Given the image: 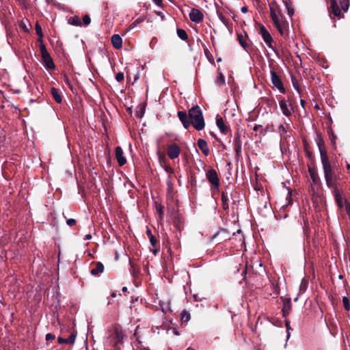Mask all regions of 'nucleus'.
<instances>
[{"label":"nucleus","mask_w":350,"mask_h":350,"mask_svg":"<svg viewBox=\"0 0 350 350\" xmlns=\"http://www.w3.org/2000/svg\"><path fill=\"white\" fill-rule=\"evenodd\" d=\"M178 117L185 129H187L192 125L197 131L202 130L205 126V122L202 111L198 105H195L186 111H178Z\"/></svg>","instance_id":"obj_1"},{"label":"nucleus","mask_w":350,"mask_h":350,"mask_svg":"<svg viewBox=\"0 0 350 350\" xmlns=\"http://www.w3.org/2000/svg\"><path fill=\"white\" fill-rule=\"evenodd\" d=\"M270 16L280 34L286 38L288 36V23L281 13L275 1L269 3Z\"/></svg>","instance_id":"obj_2"},{"label":"nucleus","mask_w":350,"mask_h":350,"mask_svg":"<svg viewBox=\"0 0 350 350\" xmlns=\"http://www.w3.org/2000/svg\"><path fill=\"white\" fill-rule=\"evenodd\" d=\"M321 161L323 166L324 178L327 187L332 189L338 187V180L339 177L336 174L334 167L332 165L329 157L321 159Z\"/></svg>","instance_id":"obj_3"},{"label":"nucleus","mask_w":350,"mask_h":350,"mask_svg":"<svg viewBox=\"0 0 350 350\" xmlns=\"http://www.w3.org/2000/svg\"><path fill=\"white\" fill-rule=\"evenodd\" d=\"M340 6L338 5L337 0H330V7L329 12L332 13L335 16H340L341 14V10L344 12H347L349 7V0H338Z\"/></svg>","instance_id":"obj_4"},{"label":"nucleus","mask_w":350,"mask_h":350,"mask_svg":"<svg viewBox=\"0 0 350 350\" xmlns=\"http://www.w3.org/2000/svg\"><path fill=\"white\" fill-rule=\"evenodd\" d=\"M40 51L42 60V63L45 68L48 70L55 69V65L53 62V60L47 51L45 45L42 42L40 45Z\"/></svg>","instance_id":"obj_5"},{"label":"nucleus","mask_w":350,"mask_h":350,"mask_svg":"<svg viewBox=\"0 0 350 350\" xmlns=\"http://www.w3.org/2000/svg\"><path fill=\"white\" fill-rule=\"evenodd\" d=\"M259 33L261 35L264 42L267 44L268 47L271 49L275 52V53L278 55V50L273 46L274 41L272 36L265 28V27L262 25H259Z\"/></svg>","instance_id":"obj_6"},{"label":"nucleus","mask_w":350,"mask_h":350,"mask_svg":"<svg viewBox=\"0 0 350 350\" xmlns=\"http://www.w3.org/2000/svg\"><path fill=\"white\" fill-rule=\"evenodd\" d=\"M206 176L208 181L212 185L213 187L218 190L220 185V181L216 170L213 168L209 169L206 173Z\"/></svg>","instance_id":"obj_7"},{"label":"nucleus","mask_w":350,"mask_h":350,"mask_svg":"<svg viewBox=\"0 0 350 350\" xmlns=\"http://www.w3.org/2000/svg\"><path fill=\"white\" fill-rule=\"evenodd\" d=\"M270 74L273 85L280 91V93L284 94L285 92V88L280 77L274 70H271Z\"/></svg>","instance_id":"obj_8"},{"label":"nucleus","mask_w":350,"mask_h":350,"mask_svg":"<svg viewBox=\"0 0 350 350\" xmlns=\"http://www.w3.org/2000/svg\"><path fill=\"white\" fill-rule=\"evenodd\" d=\"M180 154V148L176 143L168 145L167 148V154L170 159H175L179 157Z\"/></svg>","instance_id":"obj_9"},{"label":"nucleus","mask_w":350,"mask_h":350,"mask_svg":"<svg viewBox=\"0 0 350 350\" xmlns=\"http://www.w3.org/2000/svg\"><path fill=\"white\" fill-rule=\"evenodd\" d=\"M109 336L113 338L115 340L113 345H117L122 343L124 334L121 328L116 325Z\"/></svg>","instance_id":"obj_10"},{"label":"nucleus","mask_w":350,"mask_h":350,"mask_svg":"<svg viewBox=\"0 0 350 350\" xmlns=\"http://www.w3.org/2000/svg\"><path fill=\"white\" fill-rule=\"evenodd\" d=\"M315 140L319 150L321 159L328 157L325 142L321 133H317Z\"/></svg>","instance_id":"obj_11"},{"label":"nucleus","mask_w":350,"mask_h":350,"mask_svg":"<svg viewBox=\"0 0 350 350\" xmlns=\"http://www.w3.org/2000/svg\"><path fill=\"white\" fill-rule=\"evenodd\" d=\"M279 104L283 114L287 117L291 116L293 111V108L291 106V104L288 105L284 98L280 100Z\"/></svg>","instance_id":"obj_12"},{"label":"nucleus","mask_w":350,"mask_h":350,"mask_svg":"<svg viewBox=\"0 0 350 350\" xmlns=\"http://www.w3.org/2000/svg\"><path fill=\"white\" fill-rule=\"evenodd\" d=\"M280 299L283 302V307L282 309V316L283 317H286L289 315L291 309H292V304L291 298H286L281 297Z\"/></svg>","instance_id":"obj_13"},{"label":"nucleus","mask_w":350,"mask_h":350,"mask_svg":"<svg viewBox=\"0 0 350 350\" xmlns=\"http://www.w3.org/2000/svg\"><path fill=\"white\" fill-rule=\"evenodd\" d=\"M189 18L191 21L199 23L203 21L204 15L198 9L193 8L189 13Z\"/></svg>","instance_id":"obj_14"},{"label":"nucleus","mask_w":350,"mask_h":350,"mask_svg":"<svg viewBox=\"0 0 350 350\" xmlns=\"http://www.w3.org/2000/svg\"><path fill=\"white\" fill-rule=\"evenodd\" d=\"M308 172L310 174L312 183L315 185H320L321 184V178L319 176L317 170L314 167L308 166Z\"/></svg>","instance_id":"obj_15"},{"label":"nucleus","mask_w":350,"mask_h":350,"mask_svg":"<svg viewBox=\"0 0 350 350\" xmlns=\"http://www.w3.org/2000/svg\"><path fill=\"white\" fill-rule=\"evenodd\" d=\"M115 156L120 166H123L126 163V159L124 156L123 150L120 146H117L115 149Z\"/></svg>","instance_id":"obj_16"},{"label":"nucleus","mask_w":350,"mask_h":350,"mask_svg":"<svg viewBox=\"0 0 350 350\" xmlns=\"http://www.w3.org/2000/svg\"><path fill=\"white\" fill-rule=\"evenodd\" d=\"M216 124L222 133L226 134L230 131V127L226 125L223 118L219 115L216 116Z\"/></svg>","instance_id":"obj_17"},{"label":"nucleus","mask_w":350,"mask_h":350,"mask_svg":"<svg viewBox=\"0 0 350 350\" xmlns=\"http://www.w3.org/2000/svg\"><path fill=\"white\" fill-rule=\"evenodd\" d=\"M332 193L337 206L339 208H342L345 206V202H343L342 197L338 187L333 189Z\"/></svg>","instance_id":"obj_18"},{"label":"nucleus","mask_w":350,"mask_h":350,"mask_svg":"<svg viewBox=\"0 0 350 350\" xmlns=\"http://www.w3.org/2000/svg\"><path fill=\"white\" fill-rule=\"evenodd\" d=\"M198 146L205 156H208L210 153V150L208 146L207 142L203 139H199L197 142Z\"/></svg>","instance_id":"obj_19"},{"label":"nucleus","mask_w":350,"mask_h":350,"mask_svg":"<svg viewBox=\"0 0 350 350\" xmlns=\"http://www.w3.org/2000/svg\"><path fill=\"white\" fill-rule=\"evenodd\" d=\"M93 264L94 265L95 267L90 271L92 275L97 276L100 273L103 272L105 267L102 262H93Z\"/></svg>","instance_id":"obj_20"},{"label":"nucleus","mask_w":350,"mask_h":350,"mask_svg":"<svg viewBox=\"0 0 350 350\" xmlns=\"http://www.w3.org/2000/svg\"><path fill=\"white\" fill-rule=\"evenodd\" d=\"M113 46L116 49H120L122 46V38L118 34H114L111 38Z\"/></svg>","instance_id":"obj_21"},{"label":"nucleus","mask_w":350,"mask_h":350,"mask_svg":"<svg viewBox=\"0 0 350 350\" xmlns=\"http://www.w3.org/2000/svg\"><path fill=\"white\" fill-rule=\"evenodd\" d=\"M51 94L53 98V99L55 100V101L59 104L62 103V94L60 92V91L56 88H51Z\"/></svg>","instance_id":"obj_22"},{"label":"nucleus","mask_w":350,"mask_h":350,"mask_svg":"<svg viewBox=\"0 0 350 350\" xmlns=\"http://www.w3.org/2000/svg\"><path fill=\"white\" fill-rule=\"evenodd\" d=\"M173 224L177 230L180 231L183 224V219L178 213H176L172 218Z\"/></svg>","instance_id":"obj_23"},{"label":"nucleus","mask_w":350,"mask_h":350,"mask_svg":"<svg viewBox=\"0 0 350 350\" xmlns=\"http://www.w3.org/2000/svg\"><path fill=\"white\" fill-rule=\"evenodd\" d=\"M221 206H222L223 209L226 211H228V209H229V205H228L229 198H228L227 192L223 191L221 193Z\"/></svg>","instance_id":"obj_24"},{"label":"nucleus","mask_w":350,"mask_h":350,"mask_svg":"<svg viewBox=\"0 0 350 350\" xmlns=\"http://www.w3.org/2000/svg\"><path fill=\"white\" fill-rule=\"evenodd\" d=\"M145 104H139L135 109V116L138 118H142L145 113Z\"/></svg>","instance_id":"obj_25"},{"label":"nucleus","mask_w":350,"mask_h":350,"mask_svg":"<svg viewBox=\"0 0 350 350\" xmlns=\"http://www.w3.org/2000/svg\"><path fill=\"white\" fill-rule=\"evenodd\" d=\"M68 24L74 25V26H79V27H81L82 25L81 19L77 16H74L70 17L68 19Z\"/></svg>","instance_id":"obj_26"},{"label":"nucleus","mask_w":350,"mask_h":350,"mask_svg":"<svg viewBox=\"0 0 350 350\" xmlns=\"http://www.w3.org/2000/svg\"><path fill=\"white\" fill-rule=\"evenodd\" d=\"M327 133L329 135L332 146H335L337 137L335 135L331 126L327 127Z\"/></svg>","instance_id":"obj_27"},{"label":"nucleus","mask_w":350,"mask_h":350,"mask_svg":"<svg viewBox=\"0 0 350 350\" xmlns=\"http://www.w3.org/2000/svg\"><path fill=\"white\" fill-rule=\"evenodd\" d=\"M238 40L239 44L242 46L244 49H247L249 47V44L246 42L245 38L241 35H237Z\"/></svg>","instance_id":"obj_28"},{"label":"nucleus","mask_w":350,"mask_h":350,"mask_svg":"<svg viewBox=\"0 0 350 350\" xmlns=\"http://www.w3.org/2000/svg\"><path fill=\"white\" fill-rule=\"evenodd\" d=\"M177 35L182 40H187L188 35L185 30L183 29H177Z\"/></svg>","instance_id":"obj_29"},{"label":"nucleus","mask_w":350,"mask_h":350,"mask_svg":"<svg viewBox=\"0 0 350 350\" xmlns=\"http://www.w3.org/2000/svg\"><path fill=\"white\" fill-rule=\"evenodd\" d=\"M35 30L36 34L39 36V41L42 42L44 34L42 33V27L38 22L36 23Z\"/></svg>","instance_id":"obj_30"},{"label":"nucleus","mask_w":350,"mask_h":350,"mask_svg":"<svg viewBox=\"0 0 350 350\" xmlns=\"http://www.w3.org/2000/svg\"><path fill=\"white\" fill-rule=\"evenodd\" d=\"M157 155L159 163L161 166L163 165L165 163H167V159L165 154L163 152H161L160 150H158Z\"/></svg>","instance_id":"obj_31"},{"label":"nucleus","mask_w":350,"mask_h":350,"mask_svg":"<svg viewBox=\"0 0 350 350\" xmlns=\"http://www.w3.org/2000/svg\"><path fill=\"white\" fill-rule=\"evenodd\" d=\"M308 280H306L304 278L302 279L300 286H299V291L301 293L305 292L308 288Z\"/></svg>","instance_id":"obj_32"},{"label":"nucleus","mask_w":350,"mask_h":350,"mask_svg":"<svg viewBox=\"0 0 350 350\" xmlns=\"http://www.w3.org/2000/svg\"><path fill=\"white\" fill-rule=\"evenodd\" d=\"M218 17L219 20L227 27H229L230 23L229 21L222 14L221 12H217Z\"/></svg>","instance_id":"obj_33"},{"label":"nucleus","mask_w":350,"mask_h":350,"mask_svg":"<svg viewBox=\"0 0 350 350\" xmlns=\"http://www.w3.org/2000/svg\"><path fill=\"white\" fill-rule=\"evenodd\" d=\"M129 264L132 268V273H133V275L138 274L139 272V269H138L137 266L136 265V264L134 263L131 259H129Z\"/></svg>","instance_id":"obj_34"},{"label":"nucleus","mask_w":350,"mask_h":350,"mask_svg":"<svg viewBox=\"0 0 350 350\" xmlns=\"http://www.w3.org/2000/svg\"><path fill=\"white\" fill-rule=\"evenodd\" d=\"M342 303L344 305L345 310L347 311H349L350 310V303H349V299L347 297L344 296L342 297Z\"/></svg>","instance_id":"obj_35"},{"label":"nucleus","mask_w":350,"mask_h":350,"mask_svg":"<svg viewBox=\"0 0 350 350\" xmlns=\"http://www.w3.org/2000/svg\"><path fill=\"white\" fill-rule=\"evenodd\" d=\"M304 150H305V152H306V157L310 159L312 161H314V154L313 153L307 148L306 145L305 144V146H304Z\"/></svg>","instance_id":"obj_36"},{"label":"nucleus","mask_w":350,"mask_h":350,"mask_svg":"<svg viewBox=\"0 0 350 350\" xmlns=\"http://www.w3.org/2000/svg\"><path fill=\"white\" fill-rule=\"evenodd\" d=\"M76 336L77 333L75 332L71 333L69 337L66 338L67 344H73L75 341Z\"/></svg>","instance_id":"obj_37"},{"label":"nucleus","mask_w":350,"mask_h":350,"mask_svg":"<svg viewBox=\"0 0 350 350\" xmlns=\"http://www.w3.org/2000/svg\"><path fill=\"white\" fill-rule=\"evenodd\" d=\"M83 22L86 26L90 24L91 18L88 14H85L83 16Z\"/></svg>","instance_id":"obj_38"},{"label":"nucleus","mask_w":350,"mask_h":350,"mask_svg":"<svg viewBox=\"0 0 350 350\" xmlns=\"http://www.w3.org/2000/svg\"><path fill=\"white\" fill-rule=\"evenodd\" d=\"M345 209L349 217L350 218V203L347 200H345Z\"/></svg>","instance_id":"obj_39"},{"label":"nucleus","mask_w":350,"mask_h":350,"mask_svg":"<svg viewBox=\"0 0 350 350\" xmlns=\"http://www.w3.org/2000/svg\"><path fill=\"white\" fill-rule=\"evenodd\" d=\"M163 210H164V206L162 204H160L158 206H157V211L159 213L160 217H162L163 215V213H164Z\"/></svg>","instance_id":"obj_40"},{"label":"nucleus","mask_w":350,"mask_h":350,"mask_svg":"<svg viewBox=\"0 0 350 350\" xmlns=\"http://www.w3.org/2000/svg\"><path fill=\"white\" fill-rule=\"evenodd\" d=\"M286 7L287 9V14L290 16H293L294 14V9L291 8L287 2H286Z\"/></svg>","instance_id":"obj_41"},{"label":"nucleus","mask_w":350,"mask_h":350,"mask_svg":"<svg viewBox=\"0 0 350 350\" xmlns=\"http://www.w3.org/2000/svg\"><path fill=\"white\" fill-rule=\"evenodd\" d=\"M116 79L118 82H122L124 80V73L122 72L117 73L116 75Z\"/></svg>","instance_id":"obj_42"},{"label":"nucleus","mask_w":350,"mask_h":350,"mask_svg":"<svg viewBox=\"0 0 350 350\" xmlns=\"http://www.w3.org/2000/svg\"><path fill=\"white\" fill-rule=\"evenodd\" d=\"M149 240H150V245L152 247H156L157 242H158L157 238L154 236H151L150 238H149Z\"/></svg>","instance_id":"obj_43"},{"label":"nucleus","mask_w":350,"mask_h":350,"mask_svg":"<svg viewBox=\"0 0 350 350\" xmlns=\"http://www.w3.org/2000/svg\"><path fill=\"white\" fill-rule=\"evenodd\" d=\"M217 82L219 84H224L225 83V78L222 73H219V75L217 77Z\"/></svg>","instance_id":"obj_44"},{"label":"nucleus","mask_w":350,"mask_h":350,"mask_svg":"<svg viewBox=\"0 0 350 350\" xmlns=\"http://www.w3.org/2000/svg\"><path fill=\"white\" fill-rule=\"evenodd\" d=\"M234 151L237 155H239L241 152V144H234Z\"/></svg>","instance_id":"obj_45"},{"label":"nucleus","mask_w":350,"mask_h":350,"mask_svg":"<svg viewBox=\"0 0 350 350\" xmlns=\"http://www.w3.org/2000/svg\"><path fill=\"white\" fill-rule=\"evenodd\" d=\"M273 293L276 295H278L280 293V286L278 283L276 284H273Z\"/></svg>","instance_id":"obj_46"},{"label":"nucleus","mask_w":350,"mask_h":350,"mask_svg":"<svg viewBox=\"0 0 350 350\" xmlns=\"http://www.w3.org/2000/svg\"><path fill=\"white\" fill-rule=\"evenodd\" d=\"M19 5H21L23 8H28V4L27 3V1L26 0H16Z\"/></svg>","instance_id":"obj_47"},{"label":"nucleus","mask_w":350,"mask_h":350,"mask_svg":"<svg viewBox=\"0 0 350 350\" xmlns=\"http://www.w3.org/2000/svg\"><path fill=\"white\" fill-rule=\"evenodd\" d=\"M77 221L75 219H67L66 221V224L69 226H73L76 224Z\"/></svg>","instance_id":"obj_48"},{"label":"nucleus","mask_w":350,"mask_h":350,"mask_svg":"<svg viewBox=\"0 0 350 350\" xmlns=\"http://www.w3.org/2000/svg\"><path fill=\"white\" fill-rule=\"evenodd\" d=\"M182 319L183 320H185V321H187L190 319V315L189 313H185V312H183L182 313Z\"/></svg>","instance_id":"obj_49"},{"label":"nucleus","mask_w":350,"mask_h":350,"mask_svg":"<svg viewBox=\"0 0 350 350\" xmlns=\"http://www.w3.org/2000/svg\"><path fill=\"white\" fill-rule=\"evenodd\" d=\"M55 338V336L54 334H53L48 333L46 335V340L47 341L51 340H54Z\"/></svg>","instance_id":"obj_50"},{"label":"nucleus","mask_w":350,"mask_h":350,"mask_svg":"<svg viewBox=\"0 0 350 350\" xmlns=\"http://www.w3.org/2000/svg\"><path fill=\"white\" fill-rule=\"evenodd\" d=\"M164 170L165 171L168 173L170 172V170L171 169H172V167L168 165L167 163H165L163 165L161 166Z\"/></svg>","instance_id":"obj_51"},{"label":"nucleus","mask_w":350,"mask_h":350,"mask_svg":"<svg viewBox=\"0 0 350 350\" xmlns=\"http://www.w3.org/2000/svg\"><path fill=\"white\" fill-rule=\"evenodd\" d=\"M234 144H241V139H240V135H239V133H237V136L234 138Z\"/></svg>","instance_id":"obj_52"},{"label":"nucleus","mask_w":350,"mask_h":350,"mask_svg":"<svg viewBox=\"0 0 350 350\" xmlns=\"http://www.w3.org/2000/svg\"><path fill=\"white\" fill-rule=\"evenodd\" d=\"M285 325H286V330L288 332V338L289 336H290L289 329H291L290 321L288 320H285Z\"/></svg>","instance_id":"obj_53"},{"label":"nucleus","mask_w":350,"mask_h":350,"mask_svg":"<svg viewBox=\"0 0 350 350\" xmlns=\"http://www.w3.org/2000/svg\"><path fill=\"white\" fill-rule=\"evenodd\" d=\"M293 85L295 89L297 90L298 92H300V88L298 85V83L297 81H295L293 79H292Z\"/></svg>","instance_id":"obj_54"},{"label":"nucleus","mask_w":350,"mask_h":350,"mask_svg":"<svg viewBox=\"0 0 350 350\" xmlns=\"http://www.w3.org/2000/svg\"><path fill=\"white\" fill-rule=\"evenodd\" d=\"M57 342H58L59 344H64V343H66L67 344L66 338H62V337H58Z\"/></svg>","instance_id":"obj_55"},{"label":"nucleus","mask_w":350,"mask_h":350,"mask_svg":"<svg viewBox=\"0 0 350 350\" xmlns=\"http://www.w3.org/2000/svg\"><path fill=\"white\" fill-rule=\"evenodd\" d=\"M154 248L151 250V252L153 253L154 255H157L159 252V247H158L157 245L156 247H153Z\"/></svg>","instance_id":"obj_56"},{"label":"nucleus","mask_w":350,"mask_h":350,"mask_svg":"<svg viewBox=\"0 0 350 350\" xmlns=\"http://www.w3.org/2000/svg\"><path fill=\"white\" fill-rule=\"evenodd\" d=\"M152 1L158 6H163V0H152Z\"/></svg>","instance_id":"obj_57"},{"label":"nucleus","mask_w":350,"mask_h":350,"mask_svg":"<svg viewBox=\"0 0 350 350\" xmlns=\"http://www.w3.org/2000/svg\"><path fill=\"white\" fill-rule=\"evenodd\" d=\"M146 234L148 237V238H150L151 236H154L152 234V232H151L150 229H149L148 228H147V230H146Z\"/></svg>","instance_id":"obj_58"},{"label":"nucleus","mask_w":350,"mask_h":350,"mask_svg":"<svg viewBox=\"0 0 350 350\" xmlns=\"http://www.w3.org/2000/svg\"><path fill=\"white\" fill-rule=\"evenodd\" d=\"M241 11L243 13H247L248 12V8L247 6H243L241 8Z\"/></svg>","instance_id":"obj_59"},{"label":"nucleus","mask_w":350,"mask_h":350,"mask_svg":"<svg viewBox=\"0 0 350 350\" xmlns=\"http://www.w3.org/2000/svg\"><path fill=\"white\" fill-rule=\"evenodd\" d=\"M262 126L260 125V124H255L253 127V130L255 131H258V129L261 127Z\"/></svg>","instance_id":"obj_60"},{"label":"nucleus","mask_w":350,"mask_h":350,"mask_svg":"<svg viewBox=\"0 0 350 350\" xmlns=\"http://www.w3.org/2000/svg\"><path fill=\"white\" fill-rule=\"evenodd\" d=\"M156 14H157L158 16H161V18L162 21H163V20H164L165 16H164V15L163 14V13H162L161 12H159V11L156 12Z\"/></svg>","instance_id":"obj_61"},{"label":"nucleus","mask_w":350,"mask_h":350,"mask_svg":"<svg viewBox=\"0 0 350 350\" xmlns=\"http://www.w3.org/2000/svg\"><path fill=\"white\" fill-rule=\"evenodd\" d=\"M167 185H168V191H171L172 187V181L171 180H168L167 181Z\"/></svg>","instance_id":"obj_62"},{"label":"nucleus","mask_w":350,"mask_h":350,"mask_svg":"<svg viewBox=\"0 0 350 350\" xmlns=\"http://www.w3.org/2000/svg\"><path fill=\"white\" fill-rule=\"evenodd\" d=\"M168 174H169V178H170V177H171V175H172V174H174V169H173V168H172V169H171V170H170V172H168Z\"/></svg>","instance_id":"obj_63"},{"label":"nucleus","mask_w":350,"mask_h":350,"mask_svg":"<svg viewBox=\"0 0 350 350\" xmlns=\"http://www.w3.org/2000/svg\"><path fill=\"white\" fill-rule=\"evenodd\" d=\"M210 134L211 135V136H213L215 139H217V141L219 140V139L217 137V136L215 135V133L213 132H210Z\"/></svg>","instance_id":"obj_64"}]
</instances>
